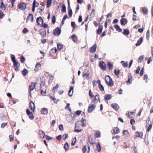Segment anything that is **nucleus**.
I'll list each match as a JSON object with an SVG mask.
<instances>
[{"label": "nucleus", "mask_w": 153, "mask_h": 153, "mask_svg": "<svg viewBox=\"0 0 153 153\" xmlns=\"http://www.w3.org/2000/svg\"><path fill=\"white\" fill-rule=\"evenodd\" d=\"M52 0H47V7L49 8L51 5L52 3Z\"/></svg>", "instance_id": "nucleus-46"}, {"label": "nucleus", "mask_w": 153, "mask_h": 153, "mask_svg": "<svg viewBox=\"0 0 153 153\" xmlns=\"http://www.w3.org/2000/svg\"><path fill=\"white\" fill-rule=\"evenodd\" d=\"M25 61V58L23 56H21L20 58V61L22 63H24Z\"/></svg>", "instance_id": "nucleus-56"}, {"label": "nucleus", "mask_w": 153, "mask_h": 153, "mask_svg": "<svg viewBox=\"0 0 153 153\" xmlns=\"http://www.w3.org/2000/svg\"><path fill=\"white\" fill-rule=\"evenodd\" d=\"M97 150L98 152H100L101 150V147L99 143H98L97 145Z\"/></svg>", "instance_id": "nucleus-49"}, {"label": "nucleus", "mask_w": 153, "mask_h": 153, "mask_svg": "<svg viewBox=\"0 0 153 153\" xmlns=\"http://www.w3.org/2000/svg\"><path fill=\"white\" fill-rule=\"evenodd\" d=\"M48 82L49 83H51L53 81L54 79L53 76L50 75H48Z\"/></svg>", "instance_id": "nucleus-26"}, {"label": "nucleus", "mask_w": 153, "mask_h": 153, "mask_svg": "<svg viewBox=\"0 0 153 153\" xmlns=\"http://www.w3.org/2000/svg\"><path fill=\"white\" fill-rule=\"evenodd\" d=\"M105 80L106 83L109 86L112 87L114 85V82L111 78L109 75L105 77Z\"/></svg>", "instance_id": "nucleus-2"}, {"label": "nucleus", "mask_w": 153, "mask_h": 153, "mask_svg": "<svg viewBox=\"0 0 153 153\" xmlns=\"http://www.w3.org/2000/svg\"><path fill=\"white\" fill-rule=\"evenodd\" d=\"M71 38L73 40V41L76 42L77 41V36L75 34H73L71 36Z\"/></svg>", "instance_id": "nucleus-34"}, {"label": "nucleus", "mask_w": 153, "mask_h": 153, "mask_svg": "<svg viewBox=\"0 0 153 153\" xmlns=\"http://www.w3.org/2000/svg\"><path fill=\"white\" fill-rule=\"evenodd\" d=\"M148 78V76L147 74H145L144 76V80H145L146 82H147V79Z\"/></svg>", "instance_id": "nucleus-62"}, {"label": "nucleus", "mask_w": 153, "mask_h": 153, "mask_svg": "<svg viewBox=\"0 0 153 153\" xmlns=\"http://www.w3.org/2000/svg\"><path fill=\"white\" fill-rule=\"evenodd\" d=\"M50 97L51 99L54 101V103H57L58 101V100H57L54 97L52 96H50Z\"/></svg>", "instance_id": "nucleus-55"}, {"label": "nucleus", "mask_w": 153, "mask_h": 153, "mask_svg": "<svg viewBox=\"0 0 153 153\" xmlns=\"http://www.w3.org/2000/svg\"><path fill=\"white\" fill-rule=\"evenodd\" d=\"M36 22L38 25H41L43 23V20L41 17H39L37 18Z\"/></svg>", "instance_id": "nucleus-14"}, {"label": "nucleus", "mask_w": 153, "mask_h": 153, "mask_svg": "<svg viewBox=\"0 0 153 153\" xmlns=\"http://www.w3.org/2000/svg\"><path fill=\"white\" fill-rule=\"evenodd\" d=\"M94 136L97 138L100 137V132L99 131H97L94 133Z\"/></svg>", "instance_id": "nucleus-54"}, {"label": "nucleus", "mask_w": 153, "mask_h": 153, "mask_svg": "<svg viewBox=\"0 0 153 153\" xmlns=\"http://www.w3.org/2000/svg\"><path fill=\"white\" fill-rule=\"evenodd\" d=\"M114 27L116 30L119 32H121L122 31V30L120 28V26L117 25H114Z\"/></svg>", "instance_id": "nucleus-35"}, {"label": "nucleus", "mask_w": 153, "mask_h": 153, "mask_svg": "<svg viewBox=\"0 0 153 153\" xmlns=\"http://www.w3.org/2000/svg\"><path fill=\"white\" fill-rule=\"evenodd\" d=\"M142 10L145 14L146 15L148 13V10L146 7H142Z\"/></svg>", "instance_id": "nucleus-40"}, {"label": "nucleus", "mask_w": 153, "mask_h": 153, "mask_svg": "<svg viewBox=\"0 0 153 153\" xmlns=\"http://www.w3.org/2000/svg\"><path fill=\"white\" fill-rule=\"evenodd\" d=\"M64 149H65V151H67L68 150L69 146L67 142H66L64 144Z\"/></svg>", "instance_id": "nucleus-52"}, {"label": "nucleus", "mask_w": 153, "mask_h": 153, "mask_svg": "<svg viewBox=\"0 0 153 153\" xmlns=\"http://www.w3.org/2000/svg\"><path fill=\"white\" fill-rule=\"evenodd\" d=\"M28 71L26 69H24L22 71V73L23 76H25L28 73Z\"/></svg>", "instance_id": "nucleus-38"}, {"label": "nucleus", "mask_w": 153, "mask_h": 153, "mask_svg": "<svg viewBox=\"0 0 153 153\" xmlns=\"http://www.w3.org/2000/svg\"><path fill=\"white\" fill-rule=\"evenodd\" d=\"M33 15L31 14H29L27 17L26 20V22H27L29 21H30L31 22L33 21Z\"/></svg>", "instance_id": "nucleus-13"}, {"label": "nucleus", "mask_w": 153, "mask_h": 153, "mask_svg": "<svg viewBox=\"0 0 153 153\" xmlns=\"http://www.w3.org/2000/svg\"><path fill=\"white\" fill-rule=\"evenodd\" d=\"M61 11L63 13H65L66 12V6L65 4H63L62 5Z\"/></svg>", "instance_id": "nucleus-47"}, {"label": "nucleus", "mask_w": 153, "mask_h": 153, "mask_svg": "<svg viewBox=\"0 0 153 153\" xmlns=\"http://www.w3.org/2000/svg\"><path fill=\"white\" fill-rule=\"evenodd\" d=\"M57 48L59 50H61L63 48V45L59 43L57 44Z\"/></svg>", "instance_id": "nucleus-42"}, {"label": "nucleus", "mask_w": 153, "mask_h": 153, "mask_svg": "<svg viewBox=\"0 0 153 153\" xmlns=\"http://www.w3.org/2000/svg\"><path fill=\"white\" fill-rule=\"evenodd\" d=\"M123 34L125 36L128 35L129 34V30L127 29H124Z\"/></svg>", "instance_id": "nucleus-41"}, {"label": "nucleus", "mask_w": 153, "mask_h": 153, "mask_svg": "<svg viewBox=\"0 0 153 153\" xmlns=\"http://www.w3.org/2000/svg\"><path fill=\"white\" fill-rule=\"evenodd\" d=\"M80 125L79 121L75 123L74 131L76 132H79L82 131V129L80 128Z\"/></svg>", "instance_id": "nucleus-4"}, {"label": "nucleus", "mask_w": 153, "mask_h": 153, "mask_svg": "<svg viewBox=\"0 0 153 153\" xmlns=\"http://www.w3.org/2000/svg\"><path fill=\"white\" fill-rule=\"evenodd\" d=\"M114 73L115 75L118 76L120 73V71L118 69H115L114 71Z\"/></svg>", "instance_id": "nucleus-39"}, {"label": "nucleus", "mask_w": 153, "mask_h": 153, "mask_svg": "<svg viewBox=\"0 0 153 153\" xmlns=\"http://www.w3.org/2000/svg\"><path fill=\"white\" fill-rule=\"evenodd\" d=\"M57 49L56 48H52L50 51V56L52 55V53H56L57 51Z\"/></svg>", "instance_id": "nucleus-29"}, {"label": "nucleus", "mask_w": 153, "mask_h": 153, "mask_svg": "<svg viewBox=\"0 0 153 153\" xmlns=\"http://www.w3.org/2000/svg\"><path fill=\"white\" fill-rule=\"evenodd\" d=\"M128 134V131L126 130H124L123 132V134L124 136H126Z\"/></svg>", "instance_id": "nucleus-61"}, {"label": "nucleus", "mask_w": 153, "mask_h": 153, "mask_svg": "<svg viewBox=\"0 0 153 153\" xmlns=\"http://www.w3.org/2000/svg\"><path fill=\"white\" fill-rule=\"evenodd\" d=\"M88 138V141L91 145H93L95 143L94 140L92 137H89Z\"/></svg>", "instance_id": "nucleus-24"}, {"label": "nucleus", "mask_w": 153, "mask_h": 153, "mask_svg": "<svg viewBox=\"0 0 153 153\" xmlns=\"http://www.w3.org/2000/svg\"><path fill=\"white\" fill-rule=\"evenodd\" d=\"M95 105L92 104L88 107V113H91L94 110L95 108Z\"/></svg>", "instance_id": "nucleus-15"}, {"label": "nucleus", "mask_w": 153, "mask_h": 153, "mask_svg": "<svg viewBox=\"0 0 153 153\" xmlns=\"http://www.w3.org/2000/svg\"><path fill=\"white\" fill-rule=\"evenodd\" d=\"M89 96L91 99H92L93 98V97H94V95H93L91 89L89 90Z\"/></svg>", "instance_id": "nucleus-59"}, {"label": "nucleus", "mask_w": 153, "mask_h": 153, "mask_svg": "<svg viewBox=\"0 0 153 153\" xmlns=\"http://www.w3.org/2000/svg\"><path fill=\"white\" fill-rule=\"evenodd\" d=\"M68 10L69 16L70 17H71L73 14V12L71 9V8H68Z\"/></svg>", "instance_id": "nucleus-43"}, {"label": "nucleus", "mask_w": 153, "mask_h": 153, "mask_svg": "<svg viewBox=\"0 0 153 153\" xmlns=\"http://www.w3.org/2000/svg\"><path fill=\"white\" fill-rule=\"evenodd\" d=\"M39 33L41 35L42 38H44L46 37V31L43 29H41L39 30Z\"/></svg>", "instance_id": "nucleus-12"}, {"label": "nucleus", "mask_w": 153, "mask_h": 153, "mask_svg": "<svg viewBox=\"0 0 153 153\" xmlns=\"http://www.w3.org/2000/svg\"><path fill=\"white\" fill-rule=\"evenodd\" d=\"M97 45L96 44H94L90 49V51L91 52H94L97 48Z\"/></svg>", "instance_id": "nucleus-18"}, {"label": "nucleus", "mask_w": 153, "mask_h": 153, "mask_svg": "<svg viewBox=\"0 0 153 153\" xmlns=\"http://www.w3.org/2000/svg\"><path fill=\"white\" fill-rule=\"evenodd\" d=\"M140 67L138 66L137 67V69L134 70V71L137 74H139V71H140Z\"/></svg>", "instance_id": "nucleus-63"}, {"label": "nucleus", "mask_w": 153, "mask_h": 153, "mask_svg": "<svg viewBox=\"0 0 153 153\" xmlns=\"http://www.w3.org/2000/svg\"><path fill=\"white\" fill-rule=\"evenodd\" d=\"M130 146V143L129 141H128L124 143V146L125 148H127Z\"/></svg>", "instance_id": "nucleus-36"}, {"label": "nucleus", "mask_w": 153, "mask_h": 153, "mask_svg": "<svg viewBox=\"0 0 153 153\" xmlns=\"http://www.w3.org/2000/svg\"><path fill=\"white\" fill-rule=\"evenodd\" d=\"M73 88H74L73 87H71L68 91V95L70 97H71L72 95Z\"/></svg>", "instance_id": "nucleus-37"}, {"label": "nucleus", "mask_w": 153, "mask_h": 153, "mask_svg": "<svg viewBox=\"0 0 153 153\" xmlns=\"http://www.w3.org/2000/svg\"><path fill=\"white\" fill-rule=\"evenodd\" d=\"M103 28V26L101 25H99L98 29L97 30V33L99 34H100L102 33V30Z\"/></svg>", "instance_id": "nucleus-27"}, {"label": "nucleus", "mask_w": 153, "mask_h": 153, "mask_svg": "<svg viewBox=\"0 0 153 153\" xmlns=\"http://www.w3.org/2000/svg\"><path fill=\"white\" fill-rule=\"evenodd\" d=\"M85 120H82L81 121L82 123V127H85L86 126V124L85 123Z\"/></svg>", "instance_id": "nucleus-64"}, {"label": "nucleus", "mask_w": 153, "mask_h": 153, "mask_svg": "<svg viewBox=\"0 0 153 153\" xmlns=\"http://www.w3.org/2000/svg\"><path fill=\"white\" fill-rule=\"evenodd\" d=\"M26 111L27 114L28 115L30 118L31 120H33L34 118V117L33 113L30 111L29 109H27Z\"/></svg>", "instance_id": "nucleus-11"}, {"label": "nucleus", "mask_w": 153, "mask_h": 153, "mask_svg": "<svg viewBox=\"0 0 153 153\" xmlns=\"http://www.w3.org/2000/svg\"><path fill=\"white\" fill-rule=\"evenodd\" d=\"M41 65L40 62H38L36 64L34 69V71L36 72L38 71L41 68Z\"/></svg>", "instance_id": "nucleus-16"}, {"label": "nucleus", "mask_w": 153, "mask_h": 153, "mask_svg": "<svg viewBox=\"0 0 153 153\" xmlns=\"http://www.w3.org/2000/svg\"><path fill=\"white\" fill-rule=\"evenodd\" d=\"M39 3L36 2V0H34V1L33 4V7L32 9V10L33 12H34L35 8L36 7H37L39 5Z\"/></svg>", "instance_id": "nucleus-17"}, {"label": "nucleus", "mask_w": 153, "mask_h": 153, "mask_svg": "<svg viewBox=\"0 0 153 153\" xmlns=\"http://www.w3.org/2000/svg\"><path fill=\"white\" fill-rule=\"evenodd\" d=\"M0 7L2 9V10H4L6 9V6L3 3L2 1H1Z\"/></svg>", "instance_id": "nucleus-31"}, {"label": "nucleus", "mask_w": 153, "mask_h": 153, "mask_svg": "<svg viewBox=\"0 0 153 153\" xmlns=\"http://www.w3.org/2000/svg\"><path fill=\"white\" fill-rule=\"evenodd\" d=\"M99 65L101 69L103 70H105L106 68V65L103 61L99 62Z\"/></svg>", "instance_id": "nucleus-8"}, {"label": "nucleus", "mask_w": 153, "mask_h": 153, "mask_svg": "<svg viewBox=\"0 0 153 153\" xmlns=\"http://www.w3.org/2000/svg\"><path fill=\"white\" fill-rule=\"evenodd\" d=\"M29 108H30L31 111L34 112L35 109L34 103L32 101H30L29 103Z\"/></svg>", "instance_id": "nucleus-10"}, {"label": "nucleus", "mask_w": 153, "mask_h": 153, "mask_svg": "<svg viewBox=\"0 0 153 153\" xmlns=\"http://www.w3.org/2000/svg\"><path fill=\"white\" fill-rule=\"evenodd\" d=\"M70 104L69 103H68L67 104L65 108V109L69 110L70 112L71 111V108L70 107Z\"/></svg>", "instance_id": "nucleus-48"}, {"label": "nucleus", "mask_w": 153, "mask_h": 153, "mask_svg": "<svg viewBox=\"0 0 153 153\" xmlns=\"http://www.w3.org/2000/svg\"><path fill=\"white\" fill-rule=\"evenodd\" d=\"M100 95L99 94H97L95 96L93 97L91 101L95 103L96 101H99L100 102V100L99 98Z\"/></svg>", "instance_id": "nucleus-9"}, {"label": "nucleus", "mask_w": 153, "mask_h": 153, "mask_svg": "<svg viewBox=\"0 0 153 153\" xmlns=\"http://www.w3.org/2000/svg\"><path fill=\"white\" fill-rule=\"evenodd\" d=\"M39 134L40 137L42 138H45V134L44 132L41 130H39Z\"/></svg>", "instance_id": "nucleus-19"}, {"label": "nucleus", "mask_w": 153, "mask_h": 153, "mask_svg": "<svg viewBox=\"0 0 153 153\" xmlns=\"http://www.w3.org/2000/svg\"><path fill=\"white\" fill-rule=\"evenodd\" d=\"M107 67L109 70H111L113 67V65L110 62L107 63Z\"/></svg>", "instance_id": "nucleus-28"}, {"label": "nucleus", "mask_w": 153, "mask_h": 153, "mask_svg": "<svg viewBox=\"0 0 153 153\" xmlns=\"http://www.w3.org/2000/svg\"><path fill=\"white\" fill-rule=\"evenodd\" d=\"M132 79V76L131 73H129L128 76V80L126 81V82L127 83H129L130 84L131 83V81Z\"/></svg>", "instance_id": "nucleus-25"}, {"label": "nucleus", "mask_w": 153, "mask_h": 153, "mask_svg": "<svg viewBox=\"0 0 153 153\" xmlns=\"http://www.w3.org/2000/svg\"><path fill=\"white\" fill-rule=\"evenodd\" d=\"M59 87V86L58 84H57L53 88L52 90L53 91L54 93H55L56 91L57 90V89Z\"/></svg>", "instance_id": "nucleus-51"}, {"label": "nucleus", "mask_w": 153, "mask_h": 153, "mask_svg": "<svg viewBox=\"0 0 153 153\" xmlns=\"http://www.w3.org/2000/svg\"><path fill=\"white\" fill-rule=\"evenodd\" d=\"M27 5L26 3L21 2L18 4V7L21 10H25L26 8Z\"/></svg>", "instance_id": "nucleus-5"}, {"label": "nucleus", "mask_w": 153, "mask_h": 153, "mask_svg": "<svg viewBox=\"0 0 153 153\" xmlns=\"http://www.w3.org/2000/svg\"><path fill=\"white\" fill-rule=\"evenodd\" d=\"M11 58L15 68L14 70L15 71H17L20 66V64L18 61L16 60L15 57L13 55H11Z\"/></svg>", "instance_id": "nucleus-1"}, {"label": "nucleus", "mask_w": 153, "mask_h": 153, "mask_svg": "<svg viewBox=\"0 0 153 153\" xmlns=\"http://www.w3.org/2000/svg\"><path fill=\"white\" fill-rule=\"evenodd\" d=\"M120 132V129L117 127H114L113 130V133L114 134H118Z\"/></svg>", "instance_id": "nucleus-33"}, {"label": "nucleus", "mask_w": 153, "mask_h": 153, "mask_svg": "<svg viewBox=\"0 0 153 153\" xmlns=\"http://www.w3.org/2000/svg\"><path fill=\"white\" fill-rule=\"evenodd\" d=\"M143 38L142 37H140L139 40L137 41V42L136 44L135 45L137 46L140 45L142 42Z\"/></svg>", "instance_id": "nucleus-30"}, {"label": "nucleus", "mask_w": 153, "mask_h": 153, "mask_svg": "<svg viewBox=\"0 0 153 153\" xmlns=\"http://www.w3.org/2000/svg\"><path fill=\"white\" fill-rule=\"evenodd\" d=\"M98 87L100 90L102 91H103L104 90V88L102 84L98 85Z\"/></svg>", "instance_id": "nucleus-58"}, {"label": "nucleus", "mask_w": 153, "mask_h": 153, "mask_svg": "<svg viewBox=\"0 0 153 153\" xmlns=\"http://www.w3.org/2000/svg\"><path fill=\"white\" fill-rule=\"evenodd\" d=\"M56 22V17L54 15L53 16L52 18V22L54 24Z\"/></svg>", "instance_id": "nucleus-60"}, {"label": "nucleus", "mask_w": 153, "mask_h": 153, "mask_svg": "<svg viewBox=\"0 0 153 153\" xmlns=\"http://www.w3.org/2000/svg\"><path fill=\"white\" fill-rule=\"evenodd\" d=\"M150 36V31L149 30H148L146 32V38L147 40H149Z\"/></svg>", "instance_id": "nucleus-50"}, {"label": "nucleus", "mask_w": 153, "mask_h": 153, "mask_svg": "<svg viewBox=\"0 0 153 153\" xmlns=\"http://www.w3.org/2000/svg\"><path fill=\"white\" fill-rule=\"evenodd\" d=\"M90 150V147L89 145L88 144L87 146L85 145L82 148V151L83 153H85L86 151L88 153Z\"/></svg>", "instance_id": "nucleus-7"}, {"label": "nucleus", "mask_w": 153, "mask_h": 153, "mask_svg": "<svg viewBox=\"0 0 153 153\" xmlns=\"http://www.w3.org/2000/svg\"><path fill=\"white\" fill-rule=\"evenodd\" d=\"M111 94H105L104 96V100L106 102H107L106 100H110L111 98Z\"/></svg>", "instance_id": "nucleus-23"}, {"label": "nucleus", "mask_w": 153, "mask_h": 153, "mask_svg": "<svg viewBox=\"0 0 153 153\" xmlns=\"http://www.w3.org/2000/svg\"><path fill=\"white\" fill-rule=\"evenodd\" d=\"M127 22V20L125 18H122L120 20V23L121 25H124Z\"/></svg>", "instance_id": "nucleus-22"}, {"label": "nucleus", "mask_w": 153, "mask_h": 153, "mask_svg": "<svg viewBox=\"0 0 153 153\" xmlns=\"http://www.w3.org/2000/svg\"><path fill=\"white\" fill-rule=\"evenodd\" d=\"M82 76L83 77H85L86 79L89 78V74L88 73H84L82 74Z\"/></svg>", "instance_id": "nucleus-45"}, {"label": "nucleus", "mask_w": 153, "mask_h": 153, "mask_svg": "<svg viewBox=\"0 0 153 153\" xmlns=\"http://www.w3.org/2000/svg\"><path fill=\"white\" fill-rule=\"evenodd\" d=\"M121 63H123L122 65L124 67H127L128 66V62H125L124 61H122Z\"/></svg>", "instance_id": "nucleus-44"}, {"label": "nucleus", "mask_w": 153, "mask_h": 153, "mask_svg": "<svg viewBox=\"0 0 153 153\" xmlns=\"http://www.w3.org/2000/svg\"><path fill=\"white\" fill-rule=\"evenodd\" d=\"M48 111L47 108H43L41 111L42 114H46L48 113Z\"/></svg>", "instance_id": "nucleus-32"}, {"label": "nucleus", "mask_w": 153, "mask_h": 153, "mask_svg": "<svg viewBox=\"0 0 153 153\" xmlns=\"http://www.w3.org/2000/svg\"><path fill=\"white\" fill-rule=\"evenodd\" d=\"M143 135V133L142 132H138L136 131L135 133V138L139 137L141 138Z\"/></svg>", "instance_id": "nucleus-21"}, {"label": "nucleus", "mask_w": 153, "mask_h": 153, "mask_svg": "<svg viewBox=\"0 0 153 153\" xmlns=\"http://www.w3.org/2000/svg\"><path fill=\"white\" fill-rule=\"evenodd\" d=\"M61 32V30L58 27L54 30L53 31V33L55 36H58L60 35Z\"/></svg>", "instance_id": "nucleus-6"}, {"label": "nucleus", "mask_w": 153, "mask_h": 153, "mask_svg": "<svg viewBox=\"0 0 153 153\" xmlns=\"http://www.w3.org/2000/svg\"><path fill=\"white\" fill-rule=\"evenodd\" d=\"M152 124L151 123L149 126H148V127L146 130V131L147 132H149L151 129L152 128Z\"/></svg>", "instance_id": "nucleus-53"}, {"label": "nucleus", "mask_w": 153, "mask_h": 153, "mask_svg": "<svg viewBox=\"0 0 153 153\" xmlns=\"http://www.w3.org/2000/svg\"><path fill=\"white\" fill-rule=\"evenodd\" d=\"M143 59V56H141L138 59V62H141Z\"/></svg>", "instance_id": "nucleus-57"}, {"label": "nucleus", "mask_w": 153, "mask_h": 153, "mask_svg": "<svg viewBox=\"0 0 153 153\" xmlns=\"http://www.w3.org/2000/svg\"><path fill=\"white\" fill-rule=\"evenodd\" d=\"M36 85V83L32 82L29 86V92L30 96H31V91H33L35 88Z\"/></svg>", "instance_id": "nucleus-3"}, {"label": "nucleus", "mask_w": 153, "mask_h": 153, "mask_svg": "<svg viewBox=\"0 0 153 153\" xmlns=\"http://www.w3.org/2000/svg\"><path fill=\"white\" fill-rule=\"evenodd\" d=\"M111 107L116 110H118L119 108L118 105L116 103H113L111 105Z\"/></svg>", "instance_id": "nucleus-20"}]
</instances>
